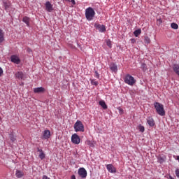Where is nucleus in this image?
I'll return each instance as SVG.
<instances>
[{
  "label": "nucleus",
  "instance_id": "f257e3e1",
  "mask_svg": "<svg viewBox=\"0 0 179 179\" xmlns=\"http://www.w3.org/2000/svg\"><path fill=\"white\" fill-rule=\"evenodd\" d=\"M154 107L159 115H161V117L166 115V110H164V106H163V104L155 102L154 103Z\"/></svg>",
  "mask_w": 179,
  "mask_h": 179
},
{
  "label": "nucleus",
  "instance_id": "f03ea898",
  "mask_svg": "<svg viewBox=\"0 0 179 179\" xmlns=\"http://www.w3.org/2000/svg\"><path fill=\"white\" fill-rule=\"evenodd\" d=\"M96 15V12L92 7H89L85 10V17L87 20H93V18Z\"/></svg>",
  "mask_w": 179,
  "mask_h": 179
},
{
  "label": "nucleus",
  "instance_id": "7ed1b4c3",
  "mask_svg": "<svg viewBox=\"0 0 179 179\" xmlns=\"http://www.w3.org/2000/svg\"><path fill=\"white\" fill-rule=\"evenodd\" d=\"M74 131L76 132H85V126L80 120H77L74 124Z\"/></svg>",
  "mask_w": 179,
  "mask_h": 179
},
{
  "label": "nucleus",
  "instance_id": "20e7f679",
  "mask_svg": "<svg viewBox=\"0 0 179 179\" xmlns=\"http://www.w3.org/2000/svg\"><path fill=\"white\" fill-rule=\"evenodd\" d=\"M124 83H127V85H129V86H134V85H135V83H136V80H135V78L129 74H127L124 77Z\"/></svg>",
  "mask_w": 179,
  "mask_h": 179
},
{
  "label": "nucleus",
  "instance_id": "39448f33",
  "mask_svg": "<svg viewBox=\"0 0 179 179\" xmlns=\"http://www.w3.org/2000/svg\"><path fill=\"white\" fill-rule=\"evenodd\" d=\"M71 142H73L74 145H79V143H80V137L76 134H73L71 136Z\"/></svg>",
  "mask_w": 179,
  "mask_h": 179
},
{
  "label": "nucleus",
  "instance_id": "423d86ee",
  "mask_svg": "<svg viewBox=\"0 0 179 179\" xmlns=\"http://www.w3.org/2000/svg\"><path fill=\"white\" fill-rule=\"evenodd\" d=\"M78 176H80L81 178H86V177H87V171L85 168H80L78 169Z\"/></svg>",
  "mask_w": 179,
  "mask_h": 179
},
{
  "label": "nucleus",
  "instance_id": "0eeeda50",
  "mask_svg": "<svg viewBox=\"0 0 179 179\" xmlns=\"http://www.w3.org/2000/svg\"><path fill=\"white\" fill-rule=\"evenodd\" d=\"M11 62H13V64H16L17 65H19L20 64V59H19V57L16 55H12L10 57Z\"/></svg>",
  "mask_w": 179,
  "mask_h": 179
},
{
  "label": "nucleus",
  "instance_id": "6e6552de",
  "mask_svg": "<svg viewBox=\"0 0 179 179\" xmlns=\"http://www.w3.org/2000/svg\"><path fill=\"white\" fill-rule=\"evenodd\" d=\"M51 136V132L49 130H45L41 139H50Z\"/></svg>",
  "mask_w": 179,
  "mask_h": 179
},
{
  "label": "nucleus",
  "instance_id": "1a4fd4ad",
  "mask_svg": "<svg viewBox=\"0 0 179 179\" xmlns=\"http://www.w3.org/2000/svg\"><path fill=\"white\" fill-rule=\"evenodd\" d=\"M45 5L47 12H52V10H54V8H52V4H51L50 1H47Z\"/></svg>",
  "mask_w": 179,
  "mask_h": 179
},
{
  "label": "nucleus",
  "instance_id": "9d476101",
  "mask_svg": "<svg viewBox=\"0 0 179 179\" xmlns=\"http://www.w3.org/2000/svg\"><path fill=\"white\" fill-rule=\"evenodd\" d=\"M106 169L109 173H117V169L114 166H113V164H108L106 166Z\"/></svg>",
  "mask_w": 179,
  "mask_h": 179
},
{
  "label": "nucleus",
  "instance_id": "9b49d317",
  "mask_svg": "<svg viewBox=\"0 0 179 179\" xmlns=\"http://www.w3.org/2000/svg\"><path fill=\"white\" fill-rule=\"evenodd\" d=\"M147 122L150 127H155V120L152 118V117H148Z\"/></svg>",
  "mask_w": 179,
  "mask_h": 179
},
{
  "label": "nucleus",
  "instance_id": "f8f14e48",
  "mask_svg": "<svg viewBox=\"0 0 179 179\" xmlns=\"http://www.w3.org/2000/svg\"><path fill=\"white\" fill-rule=\"evenodd\" d=\"M96 29L100 31V33H104L106 31V26L104 25H96Z\"/></svg>",
  "mask_w": 179,
  "mask_h": 179
},
{
  "label": "nucleus",
  "instance_id": "ddd939ff",
  "mask_svg": "<svg viewBox=\"0 0 179 179\" xmlns=\"http://www.w3.org/2000/svg\"><path fill=\"white\" fill-rule=\"evenodd\" d=\"M173 72L179 77V64H174L173 66Z\"/></svg>",
  "mask_w": 179,
  "mask_h": 179
},
{
  "label": "nucleus",
  "instance_id": "4468645a",
  "mask_svg": "<svg viewBox=\"0 0 179 179\" xmlns=\"http://www.w3.org/2000/svg\"><path fill=\"white\" fill-rule=\"evenodd\" d=\"M44 90H45L43 87H36L34 89V93H43Z\"/></svg>",
  "mask_w": 179,
  "mask_h": 179
},
{
  "label": "nucleus",
  "instance_id": "2eb2a0df",
  "mask_svg": "<svg viewBox=\"0 0 179 179\" xmlns=\"http://www.w3.org/2000/svg\"><path fill=\"white\" fill-rule=\"evenodd\" d=\"M15 78H17V79H19L20 80H22V79H23V72L18 71L17 73H16Z\"/></svg>",
  "mask_w": 179,
  "mask_h": 179
},
{
  "label": "nucleus",
  "instance_id": "dca6fc26",
  "mask_svg": "<svg viewBox=\"0 0 179 179\" xmlns=\"http://www.w3.org/2000/svg\"><path fill=\"white\" fill-rule=\"evenodd\" d=\"M15 176L17 178H22V177H23L24 176V173L20 170H17Z\"/></svg>",
  "mask_w": 179,
  "mask_h": 179
},
{
  "label": "nucleus",
  "instance_id": "f3484780",
  "mask_svg": "<svg viewBox=\"0 0 179 179\" xmlns=\"http://www.w3.org/2000/svg\"><path fill=\"white\" fill-rule=\"evenodd\" d=\"M22 22H24V23L27 24V26H30V17H24L22 18Z\"/></svg>",
  "mask_w": 179,
  "mask_h": 179
},
{
  "label": "nucleus",
  "instance_id": "a211bd4d",
  "mask_svg": "<svg viewBox=\"0 0 179 179\" xmlns=\"http://www.w3.org/2000/svg\"><path fill=\"white\" fill-rule=\"evenodd\" d=\"M110 68L112 72H117V71H118V67L115 64H112Z\"/></svg>",
  "mask_w": 179,
  "mask_h": 179
},
{
  "label": "nucleus",
  "instance_id": "6ab92c4d",
  "mask_svg": "<svg viewBox=\"0 0 179 179\" xmlns=\"http://www.w3.org/2000/svg\"><path fill=\"white\" fill-rule=\"evenodd\" d=\"M99 106L103 108V110H107V105L104 101H99Z\"/></svg>",
  "mask_w": 179,
  "mask_h": 179
},
{
  "label": "nucleus",
  "instance_id": "aec40b11",
  "mask_svg": "<svg viewBox=\"0 0 179 179\" xmlns=\"http://www.w3.org/2000/svg\"><path fill=\"white\" fill-rule=\"evenodd\" d=\"M39 153L40 154H39L38 157L40 158L41 160L45 159V154L44 153V151H43V150Z\"/></svg>",
  "mask_w": 179,
  "mask_h": 179
},
{
  "label": "nucleus",
  "instance_id": "412c9836",
  "mask_svg": "<svg viewBox=\"0 0 179 179\" xmlns=\"http://www.w3.org/2000/svg\"><path fill=\"white\" fill-rule=\"evenodd\" d=\"M141 33H142V30L139 29H136L134 31V34L135 36V37H138V36H139L141 34Z\"/></svg>",
  "mask_w": 179,
  "mask_h": 179
},
{
  "label": "nucleus",
  "instance_id": "4be33fe9",
  "mask_svg": "<svg viewBox=\"0 0 179 179\" xmlns=\"http://www.w3.org/2000/svg\"><path fill=\"white\" fill-rule=\"evenodd\" d=\"M171 27L174 29V30H177V29H178V24H177V23L173 22L171 24Z\"/></svg>",
  "mask_w": 179,
  "mask_h": 179
},
{
  "label": "nucleus",
  "instance_id": "5701e85b",
  "mask_svg": "<svg viewBox=\"0 0 179 179\" xmlns=\"http://www.w3.org/2000/svg\"><path fill=\"white\" fill-rule=\"evenodd\" d=\"M3 41V31L0 29V43H2Z\"/></svg>",
  "mask_w": 179,
  "mask_h": 179
},
{
  "label": "nucleus",
  "instance_id": "b1692460",
  "mask_svg": "<svg viewBox=\"0 0 179 179\" xmlns=\"http://www.w3.org/2000/svg\"><path fill=\"white\" fill-rule=\"evenodd\" d=\"M144 41L145 44H150V38L149 36H145Z\"/></svg>",
  "mask_w": 179,
  "mask_h": 179
},
{
  "label": "nucleus",
  "instance_id": "393cba45",
  "mask_svg": "<svg viewBox=\"0 0 179 179\" xmlns=\"http://www.w3.org/2000/svg\"><path fill=\"white\" fill-rule=\"evenodd\" d=\"M141 69H143V72H146V71H148V66L145 64H141Z\"/></svg>",
  "mask_w": 179,
  "mask_h": 179
},
{
  "label": "nucleus",
  "instance_id": "a878e982",
  "mask_svg": "<svg viewBox=\"0 0 179 179\" xmlns=\"http://www.w3.org/2000/svg\"><path fill=\"white\" fill-rule=\"evenodd\" d=\"M106 45H108V47H109L110 48H111L113 44L111 43V41L110 39H108L106 41Z\"/></svg>",
  "mask_w": 179,
  "mask_h": 179
},
{
  "label": "nucleus",
  "instance_id": "bb28decb",
  "mask_svg": "<svg viewBox=\"0 0 179 179\" xmlns=\"http://www.w3.org/2000/svg\"><path fill=\"white\" fill-rule=\"evenodd\" d=\"M3 6L6 10H8V8H10V4L8 3H3Z\"/></svg>",
  "mask_w": 179,
  "mask_h": 179
},
{
  "label": "nucleus",
  "instance_id": "cd10ccee",
  "mask_svg": "<svg viewBox=\"0 0 179 179\" xmlns=\"http://www.w3.org/2000/svg\"><path fill=\"white\" fill-rule=\"evenodd\" d=\"M138 129H139L140 132H145V127H143L142 125L138 126Z\"/></svg>",
  "mask_w": 179,
  "mask_h": 179
},
{
  "label": "nucleus",
  "instance_id": "c85d7f7f",
  "mask_svg": "<svg viewBox=\"0 0 179 179\" xmlns=\"http://www.w3.org/2000/svg\"><path fill=\"white\" fill-rule=\"evenodd\" d=\"M158 162L159 163L162 164V163H164V158L162 157H158Z\"/></svg>",
  "mask_w": 179,
  "mask_h": 179
},
{
  "label": "nucleus",
  "instance_id": "c756f323",
  "mask_svg": "<svg viewBox=\"0 0 179 179\" xmlns=\"http://www.w3.org/2000/svg\"><path fill=\"white\" fill-rule=\"evenodd\" d=\"M10 139L12 141V142H15L16 141V138H15V136L13 134H10Z\"/></svg>",
  "mask_w": 179,
  "mask_h": 179
},
{
  "label": "nucleus",
  "instance_id": "7c9ffc66",
  "mask_svg": "<svg viewBox=\"0 0 179 179\" xmlns=\"http://www.w3.org/2000/svg\"><path fill=\"white\" fill-rule=\"evenodd\" d=\"M91 83H92V85H94V86H97V85H99V83H97V81H95L94 80H92Z\"/></svg>",
  "mask_w": 179,
  "mask_h": 179
},
{
  "label": "nucleus",
  "instance_id": "2f4dec72",
  "mask_svg": "<svg viewBox=\"0 0 179 179\" xmlns=\"http://www.w3.org/2000/svg\"><path fill=\"white\" fill-rule=\"evenodd\" d=\"M175 173H176V177H178V178H179V169H177L175 171Z\"/></svg>",
  "mask_w": 179,
  "mask_h": 179
},
{
  "label": "nucleus",
  "instance_id": "473e14b6",
  "mask_svg": "<svg viewBox=\"0 0 179 179\" xmlns=\"http://www.w3.org/2000/svg\"><path fill=\"white\" fill-rule=\"evenodd\" d=\"M118 110H119L120 114H121V115L124 114V110H122V108H118Z\"/></svg>",
  "mask_w": 179,
  "mask_h": 179
},
{
  "label": "nucleus",
  "instance_id": "72a5a7b5",
  "mask_svg": "<svg viewBox=\"0 0 179 179\" xmlns=\"http://www.w3.org/2000/svg\"><path fill=\"white\" fill-rule=\"evenodd\" d=\"M130 41H131V44H135L136 43V40H135V38L130 39Z\"/></svg>",
  "mask_w": 179,
  "mask_h": 179
},
{
  "label": "nucleus",
  "instance_id": "f704fd0d",
  "mask_svg": "<svg viewBox=\"0 0 179 179\" xmlns=\"http://www.w3.org/2000/svg\"><path fill=\"white\" fill-rule=\"evenodd\" d=\"M95 77L97 78V79H99V78H100V74H99V72L95 71Z\"/></svg>",
  "mask_w": 179,
  "mask_h": 179
},
{
  "label": "nucleus",
  "instance_id": "c9c22d12",
  "mask_svg": "<svg viewBox=\"0 0 179 179\" xmlns=\"http://www.w3.org/2000/svg\"><path fill=\"white\" fill-rule=\"evenodd\" d=\"M2 73H3V70L0 67V76H2Z\"/></svg>",
  "mask_w": 179,
  "mask_h": 179
},
{
  "label": "nucleus",
  "instance_id": "e433bc0d",
  "mask_svg": "<svg viewBox=\"0 0 179 179\" xmlns=\"http://www.w3.org/2000/svg\"><path fill=\"white\" fill-rule=\"evenodd\" d=\"M42 179H50V178H48V176L44 175L42 178Z\"/></svg>",
  "mask_w": 179,
  "mask_h": 179
},
{
  "label": "nucleus",
  "instance_id": "4c0bfd02",
  "mask_svg": "<svg viewBox=\"0 0 179 179\" xmlns=\"http://www.w3.org/2000/svg\"><path fill=\"white\" fill-rule=\"evenodd\" d=\"M27 52H31V49H30L29 48H27Z\"/></svg>",
  "mask_w": 179,
  "mask_h": 179
},
{
  "label": "nucleus",
  "instance_id": "58836bf2",
  "mask_svg": "<svg viewBox=\"0 0 179 179\" xmlns=\"http://www.w3.org/2000/svg\"><path fill=\"white\" fill-rule=\"evenodd\" d=\"M71 2L73 3V5H76V3L75 2V0H71Z\"/></svg>",
  "mask_w": 179,
  "mask_h": 179
},
{
  "label": "nucleus",
  "instance_id": "ea45409f",
  "mask_svg": "<svg viewBox=\"0 0 179 179\" xmlns=\"http://www.w3.org/2000/svg\"><path fill=\"white\" fill-rule=\"evenodd\" d=\"M42 149H40L39 148H37V152H39V153L42 151Z\"/></svg>",
  "mask_w": 179,
  "mask_h": 179
},
{
  "label": "nucleus",
  "instance_id": "a19ab883",
  "mask_svg": "<svg viewBox=\"0 0 179 179\" xmlns=\"http://www.w3.org/2000/svg\"><path fill=\"white\" fill-rule=\"evenodd\" d=\"M159 21V23H162V20H157Z\"/></svg>",
  "mask_w": 179,
  "mask_h": 179
},
{
  "label": "nucleus",
  "instance_id": "79ce46f5",
  "mask_svg": "<svg viewBox=\"0 0 179 179\" xmlns=\"http://www.w3.org/2000/svg\"><path fill=\"white\" fill-rule=\"evenodd\" d=\"M0 121H1V117H0Z\"/></svg>",
  "mask_w": 179,
  "mask_h": 179
}]
</instances>
